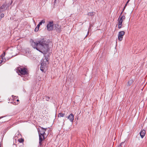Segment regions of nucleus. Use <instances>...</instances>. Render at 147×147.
<instances>
[{
    "instance_id": "9d476101",
    "label": "nucleus",
    "mask_w": 147,
    "mask_h": 147,
    "mask_svg": "<svg viewBox=\"0 0 147 147\" xmlns=\"http://www.w3.org/2000/svg\"><path fill=\"white\" fill-rule=\"evenodd\" d=\"M5 52H4L2 54L1 56L0 57L1 58H0V64L2 63L4 61V57L5 56Z\"/></svg>"
},
{
    "instance_id": "2eb2a0df",
    "label": "nucleus",
    "mask_w": 147,
    "mask_h": 147,
    "mask_svg": "<svg viewBox=\"0 0 147 147\" xmlns=\"http://www.w3.org/2000/svg\"><path fill=\"white\" fill-rule=\"evenodd\" d=\"M18 147H24L23 145L22 144H20L18 146ZM15 146H16L15 144H14L13 145V147H15Z\"/></svg>"
},
{
    "instance_id": "5701e85b",
    "label": "nucleus",
    "mask_w": 147,
    "mask_h": 147,
    "mask_svg": "<svg viewBox=\"0 0 147 147\" xmlns=\"http://www.w3.org/2000/svg\"><path fill=\"white\" fill-rule=\"evenodd\" d=\"M0 16L1 17V18H3L4 16V14L2 13L1 14Z\"/></svg>"
},
{
    "instance_id": "ddd939ff",
    "label": "nucleus",
    "mask_w": 147,
    "mask_h": 147,
    "mask_svg": "<svg viewBox=\"0 0 147 147\" xmlns=\"http://www.w3.org/2000/svg\"><path fill=\"white\" fill-rule=\"evenodd\" d=\"M133 81L132 80H129L128 83V84L129 86L131 85Z\"/></svg>"
},
{
    "instance_id": "dca6fc26",
    "label": "nucleus",
    "mask_w": 147,
    "mask_h": 147,
    "mask_svg": "<svg viewBox=\"0 0 147 147\" xmlns=\"http://www.w3.org/2000/svg\"><path fill=\"white\" fill-rule=\"evenodd\" d=\"M6 6V5L5 4H3V5H2V6L1 7V9H4L5 8Z\"/></svg>"
},
{
    "instance_id": "423d86ee",
    "label": "nucleus",
    "mask_w": 147,
    "mask_h": 147,
    "mask_svg": "<svg viewBox=\"0 0 147 147\" xmlns=\"http://www.w3.org/2000/svg\"><path fill=\"white\" fill-rule=\"evenodd\" d=\"M45 61H42L41 63V66L40 67V69L42 71H44V70L45 69V68L46 67V63H45Z\"/></svg>"
},
{
    "instance_id": "2f4dec72",
    "label": "nucleus",
    "mask_w": 147,
    "mask_h": 147,
    "mask_svg": "<svg viewBox=\"0 0 147 147\" xmlns=\"http://www.w3.org/2000/svg\"><path fill=\"white\" fill-rule=\"evenodd\" d=\"M118 147H120L119 146Z\"/></svg>"
},
{
    "instance_id": "a211bd4d",
    "label": "nucleus",
    "mask_w": 147,
    "mask_h": 147,
    "mask_svg": "<svg viewBox=\"0 0 147 147\" xmlns=\"http://www.w3.org/2000/svg\"><path fill=\"white\" fill-rule=\"evenodd\" d=\"M45 98L46 100L48 101L50 99V97L48 96H45Z\"/></svg>"
},
{
    "instance_id": "6e6552de",
    "label": "nucleus",
    "mask_w": 147,
    "mask_h": 147,
    "mask_svg": "<svg viewBox=\"0 0 147 147\" xmlns=\"http://www.w3.org/2000/svg\"><path fill=\"white\" fill-rule=\"evenodd\" d=\"M125 19V17L124 16H122L121 18L119 17L118 19V24H122L123 21Z\"/></svg>"
},
{
    "instance_id": "c756f323",
    "label": "nucleus",
    "mask_w": 147,
    "mask_h": 147,
    "mask_svg": "<svg viewBox=\"0 0 147 147\" xmlns=\"http://www.w3.org/2000/svg\"><path fill=\"white\" fill-rule=\"evenodd\" d=\"M45 60L46 61H47V59H45Z\"/></svg>"
},
{
    "instance_id": "4be33fe9",
    "label": "nucleus",
    "mask_w": 147,
    "mask_h": 147,
    "mask_svg": "<svg viewBox=\"0 0 147 147\" xmlns=\"http://www.w3.org/2000/svg\"><path fill=\"white\" fill-rule=\"evenodd\" d=\"M39 28L36 27L35 29V32H37L39 30Z\"/></svg>"
},
{
    "instance_id": "473e14b6",
    "label": "nucleus",
    "mask_w": 147,
    "mask_h": 147,
    "mask_svg": "<svg viewBox=\"0 0 147 147\" xmlns=\"http://www.w3.org/2000/svg\"><path fill=\"white\" fill-rule=\"evenodd\" d=\"M43 0H41V1H42Z\"/></svg>"
},
{
    "instance_id": "393cba45",
    "label": "nucleus",
    "mask_w": 147,
    "mask_h": 147,
    "mask_svg": "<svg viewBox=\"0 0 147 147\" xmlns=\"http://www.w3.org/2000/svg\"><path fill=\"white\" fill-rule=\"evenodd\" d=\"M123 143H124V142H122L120 144V145L119 146L120 147H121L122 146V144H123Z\"/></svg>"
},
{
    "instance_id": "a878e982",
    "label": "nucleus",
    "mask_w": 147,
    "mask_h": 147,
    "mask_svg": "<svg viewBox=\"0 0 147 147\" xmlns=\"http://www.w3.org/2000/svg\"><path fill=\"white\" fill-rule=\"evenodd\" d=\"M58 1V0H55V1H54L55 4V3H57Z\"/></svg>"
},
{
    "instance_id": "7c9ffc66",
    "label": "nucleus",
    "mask_w": 147,
    "mask_h": 147,
    "mask_svg": "<svg viewBox=\"0 0 147 147\" xmlns=\"http://www.w3.org/2000/svg\"><path fill=\"white\" fill-rule=\"evenodd\" d=\"M64 122H63V125H64Z\"/></svg>"
},
{
    "instance_id": "f257e3e1",
    "label": "nucleus",
    "mask_w": 147,
    "mask_h": 147,
    "mask_svg": "<svg viewBox=\"0 0 147 147\" xmlns=\"http://www.w3.org/2000/svg\"><path fill=\"white\" fill-rule=\"evenodd\" d=\"M31 46L34 49L43 53L47 52L48 49V45L44 39L34 41L33 40H30Z\"/></svg>"
},
{
    "instance_id": "0eeeda50",
    "label": "nucleus",
    "mask_w": 147,
    "mask_h": 147,
    "mask_svg": "<svg viewBox=\"0 0 147 147\" xmlns=\"http://www.w3.org/2000/svg\"><path fill=\"white\" fill-rule=\"evenodd\" d=\"M55 29L57 32H60L61 31V28L60 26H59L58 24H56L55 25Z\"/></svg>"
},
{
    "instance_id": "72a5a7b5",
    "label": "nucleus",
    "mask_w": 147,
    "mask_h": 147,
    "mask_svg": "<svg viewBox=\"0 0 147 147\" xmlns=\"http://www.w3.org/2000/svg\"><path fill=\"white\" fill-rule=\"evenodd\" d=\"M18 147V146H17V147Z\"/></svg>"
},
{
    "instance_id": "aec40b11",
    "label": "nucleus",
    "mask_w": 147,
    "mask_h": 147,
    "mask_svg": "<svg viewBox=\"0 0 147 147\" xmlns=\"http://www.w3.org/2000/svg\"><path fill=\"white\" fill-rule=\"evenodd\" d=\"M118 24V28L120 29L121 28L122 24Z\"/></svg>"
},
{
    "instance_id": "f03ea898",
    "label": "nucleus",
    "mask_w": 147,
    "mask_h": 147,
    "mask_svg": "<svg viewBox=\"0 0 147 147\" xmlns=\"http://www.w3.org/2000/svg\"><path fill=\"white\" fill-rule=\"evenodd\" d=\"M47 128L41 127V129H38V133L39 136V144L40 145L42 144V142L45 139L44 135Z\"/></svg>"
},
{
    "instance_id": "39448f33",
    "label": "nucleus",
    "mask_w": 147,
    "mask_h": 147,
    "mask_svg": "<svg viewBox=\"0 0 147 147\" xmlns=\"http://www.w3.org/2000/svg\"><path fill=\"white\" fill-rule=\"evenodd\" d=\"M18 70L22 75H25L27 74V71L25 68H19Z\"/></svg>"
},
{
    "instance_id": "4468645a",
    "label": "nucleus",
    "mask_w": 147,
    "mask_h": 147,
    "mask_svg": "<svg viewBox=\"0 0 147 147\" xmlns=\"http://www.w3.org/2000/svg\"><path fill=\"white\" fill-rule=\"evenodd\" d=\"M45 19H43L41 20L40 22H39V24L40 25H41L42 24H44L45 22Z\"/></svg>"
},
{
    "instance_id": "cd10ccee",
    "label": "nucleus",
    "mask_w": 147,
    "mask_h": 147,
    "mask_svg": "<svg viewBox=\"0 0 147 147\" xmlns=\"http://www.w3.org/2000/svg\"><path fill=\"white\" fill-rule=\"evenodd\" d=\"M1 144L0 143V147H1Z\"/></svg>"
},
{
    "instance_id": "7ed1b4c3",
    "label": "nucleus",
    "mask_w": 147,
    "mask_h": 147,
    "mask_svg": "<svg viewBox=\"0 0 147 147\" xmlns=\"http://www.w3.org/2000/svg\"><path fill=\"white\" fill-rule=\"evenodd\" d=\"M53 22H49L47 26V29L49 31L52 30L53 28Z\"/></svg>"
},
{
    "instance_id": "bb28decb",
    "label": "nucleus",
    "mask_w": 147,
    "mask_h": 147,
    "mask_svg": "<svg viewBox=\"0 0 147 147\" xmlns=\"http://www.w3.org/2000/svg\"><path fill=\"white\" fill-rule=\"evenodd\" d=\"M43 1H44L43 4H45L46 2L45 0H44Z\"/></svg>"
},
{
    "instance_id": "1a4fd4ad",
    "label": "nucleus",
    "mask_w": 147,
    "mask_h": 147,
    "mask_svg": "<svg viewBox=\"0 0 147 147\" xmlns=\"http://www.w3.org/2000/svg\"><path fill=\"white\" fill-rule=\"evenodd\" d=\"M67 118L71 122H73L74 119V115L73 114L71 113L68 116Z\"/></svg>"
},
{
    "instance_id": "b1692460",
    "label": "nucleus",
    "mask_w": 147,
    "mask_h": 147,
    "mask_svg": "<svg viewBox=\"0 0 147 147\" xmlns=\"http://www.w3.org/2000/svg\"><path fill=\"white\" fill-rule=\"evenodd\" d=\"M40 25H41L39 23V24L37 25L36 27L39 28V27Z\"/></svg>"
},
{
    "instance_id": "c85d7f7f",
    "label": "nucleus",
    "mask_w": 147,
    "mask_h": 147,
    "mask_svg": "<svg viewBox=\"0 0 147 147\" xmlns=\"http://www.w3.org/2000/svg\"><path fill=\"white\" fill-rule=\"evenodd\" d=\"M19 101V100L18 99L17 100V101Z\"/></svg>"
},
{
    "instance_id": "6ab92c4d",
    "label": "nucleus",
    "mask_w": 147,
    "mask_h": 147,
    "mask_svg": "<svg viewBox=\"0 0 147 147\" xmlns=\"http://www.w3.org/2000/svg\"><path fill=\"white\" fill-rule=\"evenodd\" d=\"M24 141V140L22 139H20L19 140V141L21 143L23 142Z\"/></svg>"
},
{
    "instance_id": "f3484780",
    "label": "nucleus",
    "mask_w": 147,
    "mask_h": 147,
    "mask_svg": "<svg viewBox=\"0 0 147 147\" xmlns=\"http://www.w3.org/2000/svg\"><path fill=\"white\" fill-rule=\"evenodd\" d=\"M94 12H92V13H91V12H90V13H88V15H90V16H92V15H94Z\"/></svg>"
},
{
    "instance_id": "412c9836",
    "label": "nucleus",
    "mask_w": 147,
    "mask_h": 147,
    "mask_svg": "<svg viewBox=\"0 0 147 147\" xmlns=\"http://www.w3.org/2000/svg\"><path fill=\"white\" fill-rule=\"evenodd\" d=\"M130 0H128L127 1V2L126 3L125 6L124 7V8H123V9H125V7L126 6L127 4L128 3V2H129V1Z\"/></svg>"
},
{
    "instance_id": "f8f14e48",
    "label": "nucleus",
    "mask_w": 147,
    "mask_h": 147,
    "mask_svg": "<svg viewBox=\"0 0 147 147\" xmlns=\"http://www.w3.org/2000/svg\"><path fill=\"white\" fill-rule=\"evenodd\" d=\"M65 114V113H60L58 115V117H63L64 116Z\"/></svg>"
},
{
    "instance_id": "9b49d317",
    "label": "nucleus",
    "mask_w": 147,
    "mask_h": 147,
    "mask_svg": "<svg viewBox=\"0 0 147 147\" xmlns=\"http://www.w3.org/2000/svg\"><path fill=\"white\" fill-rule=\"evenodd\" d=\"M146 134V132L145 130H142L140 133V135L142 138H143Z\"/></svg>"
},
{
    "instance_id": "20e7f679",
    "label": "nucleus",
    "mask_w": 147,
    "mask_h": 147,
    "mask_svg": "<svg viewBox=\"0 0 147 147\" xmlns=\"http://www.w3.org/2000/svg\"><path fill=\"white\" fill-rule=\"evenodd\" d=\"M125 32L124 31H121L119 32L118 34V39L119 41H121L123 38V35L125 34Z\"/></svg>"
}]
</instances>
